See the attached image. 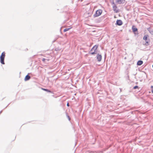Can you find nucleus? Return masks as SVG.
<instances>
[{
	"label": "nucleus",
	"mask_w": 153,
	"mask_h": 153,
	"mask_svg": "<svg viewBox=\"0 0 153 153\" xmlns=\"http://www.w3.org/2000/svg\"><path fill=\"white\" fill-rule=\"evenodd\" d=\"M98 46L97 45H95L94 46L91 50L90 53L92 55L96 53Z\"/></svg>",
	"instance_id": "2"
},
{
	"label": "nucleus",
	"mask_w": 153,
	"mask_h": 153,
	"mask_svg": "<svg viewBox=\"0 0 153 153\" xmlns=\"http://www.w3.org/2000/svg\"><path fill=\"white\" fill-rule=\"evenodd\" d=\"M72 28V27H71L69 28H65V29H64V32H66V31L70 30V29H71V28Z\"/></svg>",
	"instance_id": "14"
},
{
	"label": "nucleus",
	"mask_w": 153,
	"mask_h": 153,
	"mask_svg": "<svg viewBox=\"0 0 153 153\" xmlns=\"http://www.w3.org/2000/svg\"><path fill=\"white\" fill-rule=\"evenodd\" d=\"M97 59L99 62H100L102 59V56L101 55L98 54L97 56Z\"/></svg>",
	"instance_id": "8"
},
{
	"label": "nucleus",
	"mask_w": 153,
	"mask_h": 153,
	"mask_svg": "<svg viewBox=\"0 0 153 153\" xmlns=\"http://www.w3.org/2000/svg\"><path fill=\"white\" fill-rule=\"evenodd\" d=\"M125 0H116V2L119 4L124 3Z\"/></svg>",
	"instance_id": "10"
},
{
	"label": "nucleus",
	"mask_w": 153,
	"mask_h": 153,
	"mask_svg": "<svg viewBox=\"0 0 153 153\" xmlns=\"http://www.w3.org/2000/svg\"><path fill=\"white\" fill-rule=\"evenodd\" d=\"M116 24L120 26L122 25L123 22L120 20H117L116 22Z\"/></svg>",
	"instance_id": "9"
},
{
	"label": "nucleus",
	"mask_w": 153,
	"mask_h": 153,
	"mask_svg": "<svg viewBox=\"0 0 153 153\" xmlns=\"http://www.w3.org/2000/svg\"><path fill=\"white\" fill-rule=\"evenodd\" d=\"M144 40L145 41V43L144 44V46L149 45L150 41L148 35L146 34L144 36Z\"/></svg>",
	"instance_id": "1"
},
{
	"label": "nucleus",
	"mask_w": 153,
	"mask_h": 153,
	"mask_svg": "<svg viewBox=\"0 0 153 153\" xmlns=\"http://www.w3.org/2000/svg\"><path fill=\"white\" fill-rule=\"evenodd\" d=\"M42 90H44L45 91H47L48 92H50V93L51 92V91H50L48 89L43 88H42Z\"/></svg>",
	"instance_id": "15"
},
{
	"label": "nucleus",
	"mask_w": 153,
	"mask_h": 153,
	"mask_svg": "<svg viewBox=\"0 0 153 153\" xmlns=\"http://www.w3.org/2000/svg\"><path fill=\"white\" fill-rule=\"evenodd\" d=\"M147 29L151 34L153 35V29H151L150 27L147 28Z\"/></svg>",
	"instance_id": "11"
},
{
	"label": "nucleus",
	"mask_w": 153,
	"mask_h": 153,
	"mask_svg": "<svg viewBox=\"0 0 153 153\" xmlns=\"http://www.w3.org/2000/svg\"><path fill=\"white\" fill-rule=\"evenodd\" d=\"M92 13L91 12V11H87L85 13V15L87 17H90L92 15Z\"/></svg>",
	"instance_id": "7"
},
{
	"label": "nucleus",
	"mask_w": 153,
	"mask_h": 153,
	"mask_svg": "<svg viewBox=\"0 0 153 153\" xmlns=\"http://www.w3.org/2000/svg\"><path fill=\"white\" fill-rule=\"evenodd\" d=\"M5 52H3L0 57V62L2 64H4V59L5 56Z\"/></svg>",
	"instance_id": "4"
},
{
	"label": "nucleus",
	"mask_w": 153,
	"mask_h": 153,
	"mask_svg": "<svg viewBox=\"0 0 153 153\" xmlns=\"http://www.w3.org/2000/svg\"><path fill=\"white\" fill-rule=\"evenodd\" d=\"M137 88H138V86H135L133 87V89H135Z\"/></svg>",
	"instance_id": "17"
},
{
	"label": "nucleus",
	"mask_w": 153,
	"mask_h": 153,
	"mask_svg": "<svg viewBox=\"0 0 153 153\" xmlns=\"http://www.w3.org/2000/svg\"><path fill=\"white\" fill-rule=\"evenodd\" d=\"M151 89L152 93H153V86H151Z\"/></svg>",
	"instance_id": "16"
},
{
	"label": "nucleus",
	"mask_w": 153,
	"mask_h": 153,
	"mask_svg": "<svg viewBox=\"0 0 153 153\" xmlns=\"http://www.w3.org/2000/svg\"><path fill=\"white\" fill-rule=\"evenodd\" d=\"M102 12V11L101 9H99L96 11V13L94 15V17H97L100 16Z\"/></svg>",
	"instance_id": "5"
},
{
	"label": "nucleus",
	"mask_w": 153,
	"mask_h": 153,
	"mask_svg": "<svg viewBox=\"0 0 153 153\" xmlns=\"http://www.w3.org/2000/svg\"><path fill=\"white\" fill-rule=\"evenodd\" d=\"M112 5L113 10L115 13H118L120 12V10L118 9L116 5L114 2L112 3Z\"/></svg>",
	"instance_id": "3"
},
{
	"label": "nucleus",
	"mask_w": 153,
	"mask_h": 153,
	"mask_svg": "<svg viewBox=\"0 0 153 153\" xmlns=\"http://www.w3.org/2000/svg\"><path fill=\"white\" fill-rule=\"evenodd\" d=\"M143 62L142 61H139L137 62V65H140L142 64Z\"/></svg>",
	"instance_id": "13"
},
{
	"label": "nucleus",
	"mask_w": 153,
	"mask_h": 153,
	"mask_svg": "<svg viewBox=\"0 0 153 153\" xmlns=\"http://www.w3.org/2000/svg\"><path fill=\"white\" fill-rule=\"evenodd\" d=\"M30 76L28 75H27V76H26L25 78V81H27L29 80L30 79Z\"/></svg>",
	"instance_id": "12"
},
{
	"label": "nucleus",
	"mask_w": 153,
	"mask_h": 153,
	"mask_svg": "<svg viewBox=\"0 0 153 153\" xmlns=\"http://www.w3.org/2000/svg\"><path fill=\"white\" fill-rule=\"evenodd\" d=\"M67 105L68 106H69V103L68 102L67 103Z\"/></svg>",
	"instance_id": "20"
},
{
	"label": "nucleus",
	"mask_w": 153,
	"mask_h": 153,
	"mask_svg": "<svg viewBox=\"0 0 153 153\" xmlns=\"http://www.w3.org/2000/svg\"><path fill=\"white\" fill-rule=\"evenodd\" d=\"M150 49V47H147V49H146L145 50V51L149 50Z\"/></svg>",
	"instance_id": "18"
},
{
	"label": "nucleus",
	"mask_w": 153,
	"mask_h": 153,
	"mask_svg": "<svg viewBox=\"0 0 153 153\" xmlns=\"http://www.w3.org/2000/svg\"><path fill=\"white\" fill-rule=\"evenodd\" d=\"M67 117H68V119L69 120H70V117L69 116H67Z\"/></svg>",
	"instance_id": "19"
},
{
	"label": "nucleus",
	"mask_w": 153,
	"mask_h": 153,
	"mask_svg": "<svg viewBox=\"0 0 153 153\" xmlns=\"http://www.w3.org/2000/svg\"><path fill=\"white\" fill-rule=\"evenodd\" d=\"M45 59L44 58L43 59H42V61L43 62L45 61Z\"/></svg>",
	"instance_id": "21"
},
{
	"label": "nucleus",
	"mask_w": 153,
	"mask_h": 153,
	"mask_svg": "<svg viewBox=\"0 0 153 153\" xmlns=\"http://www.w3.org/2000/svg\"><path fill=\"white\" fill-rule=\"evenodd\" d=\"M152 67L153 68V65H152Z\"/></svg>",
	"instance_id": "22"
},
{
	"label": "nucleus",
	"mask_w": 153,
	"mask_h": 153,
	"mask_svg": "<svg viewBox=\"0 0 153 153\" xmlns=\"http://www.w3.org/2000/svg\"><path fill=\"white\" fill-rule=\"evenodd\" d=\"M132 30L133 32L135 34H138L137 29L134 26H133L132 27Z\"/></svg>",
	"instance_id": "6"
}]
</instances>
